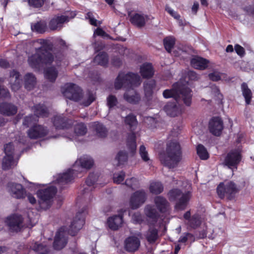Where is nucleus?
I'll return each instance as SVG.
<instances>
[{
    "instance_id": "1",
    "label": "nucleus",
    "mask_w": 254,
    "mask_h": 254,
    "mask_svg": "<svg viewBox=\"0 0 254 254\" xmlns=\"http://www.w3.org/2000/svg\"><path fill=\"white\" fill-rule=\"evenodd\" d=\"M93 164V159L90 156L84 155L77 159L71 168L54 177L53 182L62 190L68 184L72 183L75 177H79L78 174L81 173L83 169H90Z\"/></svg>"
},
{
    "instance_id": "2",
    "label": "nucleus",
    "mask_w": 254,
    "mask_h": 254,
    "mask_svg": "<svg viewBox=\"0 0 254 254\" xmlns=\"http://www.w3.org/2000/svg\"><path fill=\"white\" fill-rule=\"evenodd\" d=\"M140 83V77L137 73L128 72L125 74L121 72L115 81L114 86L117 90L122 87L127 89L124 95L125 100L130 104H136L140 100V97L133 88L138 86Z\"/></svg>"
},
{
    "instance_id": "3",
    "label": "nucleus",
    "mask_w": 254,
    "mask_h": 254,
    "mask_svg": "<svg viewBox=\"0 0 254 254\" xmlns=\"http://www.w3.org/2000/svg\"><path fill=\"white\" fill-rule=\"evenodd\" d=\"M42 46L36 49V53L29 57L28 63L29 66L35 70H40L45 65L51 64L54 61V56L50 52L53 45L47 39H40Z\"/></svg>"
},
{
    "instance_id": "4",
    "label": "nucleus",
    "mask_w": 254,
    "mask_h": 254,
    "mask_svg": "<svg viewBox=\"0 0 254 254\" xmlns=\"http://www.w3.org/2000/svg\"><path fill=\"white\" fill-rule=\"evenodd\" d=\"M64 96L67 99L74 101H79L84 107L89 106L95 100V96L91 91L88 90L83 93L82 89L72 83H67L62 88Z\"/></svg>"
},
{
    "instance_id": "5",
    "label": "nucleus",
    "mask_w": 254,
    "mask_h": 254,
    "mask_svg": "<svg viewBox=\"0 0 254 254\" xmlns=\"http://www.w3.org/2000/svg\"><path fill=\"white\" fill-rule=\"evenodd\" d=\"M163 96L166 99L173 98L178 103L183 102L189 107L191 104L192 91L188 87V82L183 84L180 81L174 83L171 89L165 90Z\"/></svg>"
},
{
    "instance_id": "6",
    "label": "nucleus",
    "mask_w": 254,
    "mask_h": 254,
    "mask_svg": "<svg viewBox=\"0 0 254 254\" xmlns=\"http://www.w3.org/2000/svg\"><path fill=\"white\" fill-rule=\"evenodd\" d=\"M182 159L181 145L176 139L169 141L166 145L165 153L160 155L161 163L169 169L177 167Z\"/></svg>"
},
{
    "instance_id": "7",
    "label": "nucleus",
    "mask_w": 254,
    "mask_h": 254,
    "mask_svg": "<svg viewBox=\"0 0 254 254\" xmlns=\"http://www.w3.org/2000/svg\"><path fill=\"white\" fill-rule=\"evenodd\" d=\"M168 196L170 201H176L177 209L183 210L186 209L191 198V192L188 190L183 192L179 189H173L169 191Z\"/></svg>"
},
{
    "instance_id": "8",
    "label": "nucleus",
    "mask_w": 254,
    "mask_h": 254,
    "mask_svg": "<svg viewBox=\"0 0 254 254\" xmlns=\"http://www.w3.org/2000/svg\"><path fill=\"white\" fill-rule=\"evenodd\" d=\"M125 123L131 132L127 135V148L133 153L135 151L136 148V134L134 132L138 125V122L136 116L132 114H129L126 117Z\"/></svg>"
},
{
    "instance_id": "9",
    "label": "nucleus",
    "mask_w": 254,
    "mask_h": 254,
    "mask_svg": "<svg viewBox=\"0 0 254 254\" xmlns=\"http://www.w3.org/2000/svg\"><path fill=\"white\" fill-rule=\"evenodd\" d=\"M57 189L56 187L51 186L37 190L36 193L39 198L38 203L41 209L46 210L51 206L52 199L56 193Z\"/></svg>"
},
{
    "instance_id": "10",
    "label": "nucleus",
    "mask_w": 254,
    "mask_h": 254,
    "mask_svg": "<svg viewBox=\"0 0 254 254\" xmlns=\"http://www.w3.org/2000/svg\"><path fill=\"white\" fill-rule=\"evenodd\" d=\"M88 213L87 206H84L80 208L72 220L68 230L69 234L75 236L85 224V217Z\"/></svg>"
},
{
    "instance_id": "11",
    "label": "nucleus",
    "mask_w": 254,
    "mask_h": 254,
    "mask_svg": "<svg viewBox=\"0 0 254 254\" xmlns=\"http://www.w3.org/2000/svg\"><path fill=\"white\" fill-rule=\"evenodd\" d=\"M237 191V186L232 182L226 183H221L217 188V192L220 198H223L226 196L229 199H231L234 197Z\"/></svg>"
},
{
    "instance_id": "12",
    "label": "nucleus",
    "mask_w": 254,
    "mask_h": 254,
    "mask_svg": "<svg viewBox=\"0 0 254 254\" xmlns=\"http://www.w3.org/2000/svg\"><path fill=\"white\" fill-rule=\"evenodd\" d=\"M15 150H16L12 143H8L4 146V151L5 155L2 160V167L3 170H8L15 165V162L13 160Z\"/></svg>"
},
{
    "instance_id": "13",
    "label": "nucleus",
    "mask_w": 254,
    "mask_h": 254,
    "mask_svg": "<svg viewBox=\"0 0 254 254\" xmlns=\"http://www.w3.org/2000/svg\"><path fill=\"white\" fill-rule=\"evenodd\" d=\"M32 111L34 115H29L24 118L23 124L25 126L28 127L31 121L34 119L35 116L36 117H46L49 115L47 107L44 104H36L32 108Z\"/></svg>"
},
{
    "instance_id": "14",
    "label": "nucleus",
    "mask_w": 254,
    "mask_h": 254,
    "mask_svg": "<svg viewBox=\"0 0 254 254\" xmlns=\"http://www.w3.org/2000/svg\"><path fill=\"white\" fill-rule=\"evenodd\" d=\"M242 156L240 150L235 149L231 150L226 155L224 164L229 169H237V166L241 160Z\"/></svg>"
},
{
    "instance_id": "15",
    "label": "nucleus",
    "mask_w": 254,
    "mask_h": 254,
    "mask_svg": "<svg viewBox=\"0 0 254 254\" xmlns=\"http://www.w3.org/2000/svg\"><path fill=\"white\" fill-rule=\"evenodd\" d=\"M49 130L47 127L40 125H35L27 130V135L30 139H37L44 137L49 133Z\"/></svg>"
},
{
    "instance_id": "16",
    "label": "nucleus",
    "mask_w": 254,
    "mask_h": 254,
    "mask_svg": "<svg viewBox=\"0 0 254 254\" xmlns=\"http://www.w3.org/2000/svg\"><path fill=\"white\" fill-rule=\"evenodd\" d=\"M147 194L143 190H139L135 191L130 196L129 200L130 207L135 209L139 208L146 201Z\"/></svg>"
},
{
    "instance_id": "17",
    "label": "nucleus",
    "mask_w": 254,
    "mask_h": 254,
    "mask_svg": "<svg viewBox=\"0 0 254 254\" xmlns=\"http://www.w3.org/2000/svg\"><path fill=\"white\" fill-rule=\"evenodd\" d=\"M223 128V121L221 118L213 117L209 120L208 129L213 135L219 136L221 134Z\"/></svg>"
},
{
    "instance_id": "18",
    "label": "nucleus",
    "mask_w": 254,
    "mask_h": 254,
    "mask_svg": "<svg viewBox=\"0 0 254 254\" xmlns=\"http://www.w3.org/2000/svg\"><path fill=\"white\" fill-rule=\"evenodd\" d=\"M5 222L11 231L18 232L22 227L23 218L20 215L12 214L6 217Z\"/></svg>"
},
{
    "instance_id": "19",
    "label": "nucleus",
    "mask_w": 254,
    "mask_h": 254,
    "mask_svg": "<svg viewBox=\"0 0 254 254\" xmlns=\"http://www.w3.org/2000/svg\"><path fill=\"white\" fill-rule=\"evenodd\" d=\"M69 14L70 15H57L52 18L49 23L50 28L52 30L61 29L63 23L68 22L70 18H73L76 15L73 12H70Z\"/></svg>"
},
{
    "instance_id": "20",
    "label": "nucleus",
    "mask_w": 254,
    "mask_h": 254,
    "mask_svg": "<svg viewBox=\"0 0 254 254\" xmlns=\"http://www.w3.org/2000/svg\"><path fill=\"white\" fill-rule=\"evenodd\" d=\"M64 227H61L56 234L53 243V247L55 250H60L62 249L67 243V238L64 236Z\"/></svg>"
},
{
    "instance_id": "21",
    "label": "nucleus",
    "mask_w": 254,
    "mask_h": 254,
    "mask_svg": "<svg viewBox=\"0 0 254 254\" xmlns=\"http://www.w3.org/2000/svg\"><path fill=\"white\" fill-rule=\"evenodd\" d=\"M8 191L11 195L14 198L20 199L24 197L25 191L20 184L9 183L7 184Z\"/></svg>"
},
{
    "instance_id": "22",
    "label": "nucleus",
    "mask_w": 254,
    "mask_h": 254,
    "mask_svg": "<svg viewBox=\"0 0 254 254\" xmlns=\"http://www.w3.org/2000/svg\"><path fill=\"white\" fill-rule=\"evenodd\" d=\"M22 82L21 75L18 71L13 69L10 72L9 83L12 91L18 90L21 87Z\"/></svg>"
},
{
    "instance_id": "23",
    "label": "nucleus",
    "mask_w": 254,
    "mask_h": 254,
    "mask_svg": "<svg viewBox=\"0 0 254 254\" xmlns=\"http://www.w3.org/2000/svg\"><path fill=\"white\" fill-rule=\"evenodd\" d=\"M140 246V241L135 236H129L125 241V248L128 252L136 251Z\"/></svg>"
},
{
    "instance_id": "24",
    "label": "nucleus",
    "mask_w": 254,
    "mask_h": 254,
    "mask_svg": "<svg viewBox=\"0 0 254 254\" xmlns=\"http://www.w3.org/2000/svg\"><path fill=\"white\" fill-rule=\"evenodd\" d=\"M98 177L99 176L97 174L94 173H90L85 182L87 187H85L82 190V194L84 198L86 197V194H88L89 191L92 190L93 189L97 187V185H95V183L97 181Z\"/></svg>"
},
{
    "instance_id": "25",
    "label": "nucleus",
    "mask_w": 254,
    "mask_h": 254,
    "mask_svg": "<svg viewBox=\"0 0 254 254\" xmlns=\"http://www.w3.org/2000/svg\"><path fill=\"white\" fill-rule=\"evenodd\" d=\"M53 125L57 129L68 128L72 124L71 121H68L66 118L61 115H56L52 119Z\"/></svg>"
},
{
    "instance_id": "26",
    "label": "nucleus",
    "mask_w": 254,
    "mask_h": 254,
    "mask_svg": "<svg viewBox=\"0 0 254 254\" xmlns=\"http://www.w3.org/2000/svg\"><path fill=\"white\" fill-rule=\"evenodd\" d=\"M179 103L175 102H168L164 107V110L166 114L170 117H175L180 115L182 111V107L177 105Z\"/></svg>"
},
{
    "instance_id": "27",
    "label": "nucleus",
    "mask_w": 254,
    "mask_h": 254,
    "mask_svg": "<svg viewBox=\"0 0 254 254\" xmlns=\"http://www.w3.org/2000/svg\"><path fill=\"white\" fill-rule=\"evenodd\" d=\"M123 222V215H115L108 218L107 225L110 229L115 231L121 227Z\"/></svg>"
},
{
    "instance_id": "28",
    "label": "nucleus",
    "mask_w": 254,
    "mask_h": 254,
    "mask_svg": "<svg viewBox=\"0 0 254 254\" xmlns=\"http://www.w3.org/2000/svg\"><path fill=\"white\" fill-rule=\"evenodd\" d=\"M148 19V16L146 15L135 13L130 16L129 20L133 25L138 28H141L145 25Z\"/></svg>"
},
{
    "instance_id": "29",
    "label": "nucleus",
    "mask_w": 254,
    "mask_h": 254,
    "mask_svg": "<svg viewBox=\"0 0 254 254\" xmlns=\"http://www.w3.org/2000/svg\"><path fill=\"white\" fill-rule=\"evenodd\" d=\"M17 108L15 105L6 102L0 104V113L5 116H10L15 115Z\"/></svg>"
},
{
    "instance_id": "30",
    "label": "nucleus",
    "mask_w": 254,
    "mask_h": 254,
    "mask_svg": "<svg viewBox=\"0 0 254 254\" xmlns=\"http://www.w3.org/2000/svg\"><path fill=\"white\" fill-rule=\"evenodd\" d=\"M93 132L98 137L104 138L107 136L108 130L105 126L102 123L94 122L92 125Z\"/></svg>"
},
{
    "instance_id": "31",
    "label": "nucleus",
    "mask_w": 254,
    "mask_h": 254,
    "mask_svg": "<svg viewBox=\"0 0 254 254\" xmlns=\"http://www.w3.org/2000/svg\"><path fill=\"white\" fill-rule=\"evenodd\" d=\"M190 64L194 68L203 70L207 67L208 61L203 58L195 56L191 60Z\"/></svg>"
},
{
    "instance_id": "32",
    "label": "nucleus",
    "mask_w": 254,
    "mask_h": 254,
    "mask_svg": "<svg viewBox=\"0 0 254 254\" xmlns=\"http://www.w3.org/2000/svg\"><path fill=\"white\" fill-rule=\"evenodd\" d=\"M154 203L158 210L161 213H165L168 211L169 202L167 200L162 196H157L154 198Z\"/></svg>"
},
{
    "instance_id": "33",
    "label": "nucleus",
    "mask_w": 254,
    "mask_h": 254,
    "mask_svg": "<svg viewBox=\"0 0 254 254\" xmlns=\"http://www.w3.org/2000/svg\"><path fill=\"white\" fill-rule=\"evenodd\" d=\"M144 212L146 216L154 223L157 222L160 217L159 212L153 205H147L144 209Z\"/></svg>"
},
{
    "instance_id": "34",
    "label": "nucleus",
    "mask_w": 254,
    "mask_h": 254,
    "mask_svg": "<svg viewBox=\"0 0 254 254\" xmlns=\"http://www.w3.org/2000/svg\"><path fill=\"white\" fill-rule=\"evenodd\" d=\"M140 73L143 78L151 77L154 73L152 64L148 63L142 64L140 67Z\"/></svg>"
},
{
    "instance_id": "35",
    "label": "nucleus",
    "mask_w": 254,
    "mask_h": 254,
    "mask_svg": "<svg viewBox=\"0 0 254 254\" xmlns=\"http://www.w3.org/2000/svg\"><path fill=\"white\" fill-rule=\"evenodd\" d=\"M24 83L25 89L30 91L35 87L36 78L33 73H27L24 76Z\"/></svg>"
},
{
    "instance_id": "36",
    "label": "nucleus",
    "mask_w": 254,
    "mask_h": 254,
    "mask_svg": "<svg viewBox=\"0 0 254 254\" xmlns=\"http://www.w3.org/2000/svg\"><path fill=\"white\" fill-rule=\"evenodd\" d=\"M155 86L156 82L153 79L146 80L144 82L143 84L144 94L148 100L151 97Z\"/></svg>"
},
{
    "instance_id": "37",
    "label": "nucleus",
    "mask_w": 254,
    "mask_h": 254,
    "mask_svg": "<svg viewBox=\"0 0 254 254\" xmlns=\"http://www.w3.org/2000/svg\"><path fill=\"white\" fill-rule=\"evenodd\" d=\"M158 230L154 227H150L146 232L145 237L149 244L154 243L159 238Z\"/></svg>"
},
{
    "instance_id": "38",
    "label": "nucleus",
    "mask_w": 254,
    "mask_h": 254,
    "mask_svg": "<svg viewBox=\"0 0 254 254\" xmlns=\"http://www.w3.org/2000/svg\"><path fill=\"white\" fill-rule=\"evenodd\" d=\"M49 252V248L43 244L36 243L29 254H47Z\"/></svg>"
},
{
    "instance_id": "39",
    "label": "nucleus",
    "mask_w": 254,
    "mask_h": 254,
    "mask_svg": "<svg viewBox=\"0 0 254 254\" xmlns=\"http://www.w3.org/2000/svg\"><path fill=\"white\" fill-rule=\"evenodd\" d=\"M108 54L104 52H100L94 59V62L101 66H106L108 64Z\"/></svg>"
},
{
    "instance_id": "40",
    "label": "nucleus",
    "mask_w": 254,
    "mask_h": 254,
    "mask_svg": "<svg viewBox=\"0 0 254 254\" xmlns=\"http://www.w3.org/2000/svg\"><path fill=\"white\" fill-rule=\"evenodd\" d=\"M106 101V105L109 112L115 110L119 108V102L115 95L112 94L109 95L107 97Z\"/></svg>"
},
{
    "instance_id": "41",
    "label": "nucleus",
    "mask_w": 254,
    "mask_h": 254,
    "mask_svg": "<svg viewBox=\"0 0 254 254\" xmlns=\"http://www.w3.org/2000/svg\"><path fill=\"white\" fill-rule=\"evenodd\" d=\"M241 90L246 104L249 105L252 97V92L246 83L243 82L241 84Z\"/></svg>"
},
{
    "instance_id": "42",
    "label": "nucleus",
    "mask_w": 254,
    "mask_h": 254,
    "mask_svg": "<svg viewBox=\"0 0 254 254\" xmlns=\"http://www.w3.org/2000/svg\"><path fill=\"white\" fill-rule=\"evenodd\" d=\"M57 69L53 66L47 68L45 71V76L50 82H54L58 76Z\"/></svg>"
},
{
    "instance_id": "43",
    "label": "nucleus",
    "mask_w": 254,
    "mask_h": 254,
    "mask_svg": "<svg viewBox=\"0 0 254 254\" xmlns=\"http://www.w3.org/2000/svg\"><path fill=\"white\" fill-rule=\"evenodd\" d=\"M31 29L38 33H43L47 29V24L44 21H40L34 24H31Z\"/></svg>"
},
{
    "instance_id": "44",
    "label": "nucleus",
    "mask_w": 254,
    "mask_h": 254,
    "mask_svg": "<svg viewBox=\"0 0 254 254\" xmlns=\"http://www.w3.org/2000/svg\"><path fill=\"white\" fill-rule=\"evenodd\" d=\"M163 186L160 182H152L150 185L149 190L152 193L160 194L163 191Z\"/></svg>"
},
{
    "instance_id": "45",
    "label": "nucleus",
    "mask_w": 254,
    "mask_h": 254,
    "mask_svg": "<svg viewBox=\"0 0 254 254\" xmlns=\"http://www.w3.org/2000/svg\"><path fill=\"white\" fill-rule=\"evenodd\" d=\"M164 47L168 53H171L175 44V39L173 36L165 37L163 40Z\"/></svg>"
},
{
    "instance_id": "46",
    "label": "nucleus",
    "mask_w": 254,
    "mask_h": 254,
    "mask_svg": "<svg viewBox=\"0 0 254 254\" xmlns=\"http://www.w3.org/2000/svg\"><path fill=\"white\" fill-rule=\"evenodd\" d=\"M196 152L198 156L201 160H205L209 158V154L207 149L201 144H199L197 146Z\"/></svg>"
},
{
    "instance_id": "47",
    "label": "nucleus",
    "mask_w": 254,
    "mask_h": 254,
    "mask_svg": "<svg viewBox=\"0 0 254 254\" xmlns=\"http://www.w3.org/2000/svg\"><path fill=\"white\" fill-rule=\"evenodd\" d=\"M188 224L189 226L192 228L195 229L198 227L201 224V220L199 215L197 214L192 215L188 222Z\"/></svg>"
},
{
    "instance_id": "48",
    "label": "nucleus",
    "mask_w": 254,
    "mask_h": 254,
    "mask_svg": "<svg viewBox=\"0 0 254 254\" xmlns=\"http://www.w3.org/2000/svg\"><path fill=\"white\" fill-rule=\"evenodd\" d=\"M86 125L82 123L76 125L74 127V133L77 136H83L87 132Z\"/></svg>"
},
{
    "instance_id": "49",
    "label": "nucleus",
    "mask_w": 254,
    "mask_h": 254,
    "mask_svg": "<svg viewBox=\"0 0 254 254\" xmlns=\"http://www.w3.org/2000/svg\"><path fill=\"white\" fill-rule=\"evenodd\" d=\"M116 160L118 161V166L124 164L127 160V153L126 151H120L116 157Z\"/></svg>"
},
{
    "instance_id": "50",
    "label": "nucleus",
    "mask_w": 254,
    "mask_h": 254,
    "mask_svg": "<svg viewBox=\"0 0 254 254\" xmlns=\"http://www.w3.org/2000/svg\"><path fill=\"white\" fill-rule=\"evenodd\" d=\"M125 184L127 187L134 189L138 186V181L135 178L132 177L130 179H127L125 181Z\"/></svg>"
},
{
    "instance_id": "51",
    "label": "nucleus",
    "mask_w": 254,
    "mask_h": 254,
    "mask_svg": "<svg viewBox=\"0 0 254 254\" xmlns=\"http://www.w3.org/2000/svg\"><path fill=\"white\" fill-rule=\"evenodd\" d=\"M139 152L141 159L144 162H147L149 160L148 152L144 145H141L140 146Z\"/></svg>"
},
{
    "instance_id": "52",
    "label": "nucleus",
    "mask_w": 254,
    "mask_h": 254,
    "mask_svg": "<svg viewBox=\"0 0 254 254\" xmlns=\"http://www.w3.org/2000/svg\"><path fill=\"white\" fill-rule=\"evenodd\" d=\"M125 173L121 171L118 173H115L113 176V181L115 183L120 184L125 179Z\"/></svg>"
},
{
    "instance_id": "53",
    "label": "nucleus",
    "mask_w": 254,
    "mask_h": 254,
    "mask_svg": "<svg viewBox=\"0 0 254 254\" xmlns=\"http://www.w3.org/2000/svg\"><path fill=\"white\" fill-rule=\"evenodd\" d=\"M144 123L148 128H153L156 127V121L155 118L151 117H146L144 120Z\"/></svg>"
},
{
    "instance_id": "54",
    "label": "nucleus",
    "mask_w": 254,
    "mask_h": 254,
    "mask_svg": "<svg viewBox=\"0 0 254 254\" xmlns=\"http://www.w3.org/2000/svg\"><path fill=\"white\" fill-rule=\"evenodd\" d=\"M45 0H28L29 5L35 8L42 6Z\"/></svg>"
},
{
    "instance_id": "55",
    "label": "nucleus",
    "mask_w": 254,
    "mask_h": 254,
    "mask_svg": "<svg viewBox=\"0 0 254 254\" xmlns=\"http://www.w3.org/2000/svg\"><path fill=\"white\" fill-rule=\"evenodd\" d=\"M85 18L89 20L91 25L94 26H97V20L94 17L93 13L92 12H87L86 14Z\"/></svg>"
},
{
    "instance_id": "56",
    "label": "nucleus",
    "mask_w": 254,
    "mask_h": 254,
    "mask_svg": "<svg viewBox=\"0 0 254 254\" xmlns=\"http://www.w3.org/2000/svg\"><path fill=\"white\" fill-rule=\"evenodd\" d=\"M165 10L175 19H179L181 18L180 15L168 5L166 6Z\"/></svg>"
},
{
    "instance_id": "57",
    "label": "nucleus",
    "mask_w": 254,
    "mask_h": 254,
    "mask_svg": "<svg viewBox=\"0 0 254 254\" xmlns=\"http://www.w3.org/2000/svg\"><path fill=\"white\" fill-rule=\"evenodd\" d=\"M132 220L134 224H140L142 221V216L139 212L134 213L132 216Z\"/></svg>"
},
{
    "instance_id": "58",
    "label": "nucleus",
    "mask_w": 254,
    "mask_h": 254,
    "mask_svg": "<svg viewBox=\"0 0 254 254\" xmlns=\"http://www.w3.org/2000/svg\"><path fill=\"white\" fill-rule=\"evenodd\" d=\"M10 97L9 91L7 89L1 88L0 92V99L9 98Z\"/></svg>"
},
{
    "instance_id": "59",
    "label": "nucleus",
    "mask_w": 254,
    "mask_h": 254,
    "mask_svg": "<svg viewBox=\"0 0 254 254\" xmlns=\"http://www.w3.org/2000/svg\"><path fill=\"white\" fill-rule=\"evenodd\" d=\"M235 50L236 53L241 57L244 56L245 54V49L241 46L236 44L235 46Z\"/></svg>"
},
{
    "instance_id": "60",
    "label": "nucleus",
    "mask_w": 254,
    "mask_h": 254,
    "mask_svg": "<svg viewBox=\"0 0 254 254\" xmlns=\"http://www.w3.org/2000/svg\"><path fill=\"white\" fill-rule=\"evenodd\" d=\"M191 238H193V235L189 233H184L180 237L179 242L184 243H186L189 239Z\"/></svg>"
},
{
    "instance_id": "61",
    "label": "nucleus",
    "mask_w": 254,
    "mask_h": 254,
    "mask_svg": "<svg viewBox=\"0 0 254 254\" xmlns=\"http://www.w3.org/2000/svg\"><path fill=\"white\" fill-rule=\"evenodd\" d=\"M111 63L114 66L119 67L121 65L122 62L119 57L114 56L111 59Z\"/></svg>"
},
{
    "instance_id": "62",
    "label": "nucleus",
    "mask_w": 254,
    "mask_h": 254,
    "mask_svg": "<svg viewBox=\"0 0 254 254\" xmlns=\"http://www.w3.org/2000/svg\"><path fill=\"white\" fill-rule=\"evenodd\" d=\"M97 35L102 37H108L109 35L107 34L102 29L100 28H97L94 33V35Z\"/></svg>"
},
{
    "instance_id": "63",
    "label": "nucleus",
    "mask_w": 254,
    "mask_h": 254,
    "mask_svg": "<svg viewBox=\"0 0 254 254\" xmlns=\"http://www.w3.org/2000/svg\"><path fill=\"white\" fill-rule=\"evenodd\" d=\"M208 76L210 79L214 81H217L221 79L220 74L216 72L209 73Z\"/></svg>"
},
{
    "instance_id": "64",
    "label": "nucleus",
    "mask_w": 254,
    "mask_h": 254,
    "mask_svg": "<svg viewBox=\"0 0 254 254\" xmlns=\"http://www.w3.org/2000/svg\"><path fill=\"white\" fill-rule=\"evenodd\" d=\"M244 10L249 15L254 16V5H249L244 7Z\"/></svg>"
}]
</instances>
